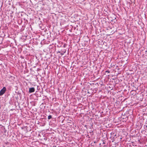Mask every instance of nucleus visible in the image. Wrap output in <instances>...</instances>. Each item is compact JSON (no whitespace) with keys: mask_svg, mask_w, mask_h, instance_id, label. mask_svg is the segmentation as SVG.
Listing matches in <instances>:
<instances>
[{"mask_svg":"<svg viewBox=\"0 0 147 147\" xmlns=\"http://www.w3.org/2000/svg\"><path fill=\"white\" fill-rule=\"evenodd\" d=\"M6 89L5 87H4L0 91V96L3 95L5 92Z\"/></svg>","mask_w":147,"mask_h":147,"instance_id":"obj_1","label":"nucleus"},{"mask_svg":"<svg viewBox=\"0 0 147 147\" xmlns=\"http://www.w3.org/2000/svg\"><path fill=\"white\" fill-rule=\"evenodd\" d=\"M35 91V89L34 87L31 88L29 89V92L30 93L34 92Z\"/></svg>","mask_w":147,"mask_h":147,"instance_id":"obj_2","label":"nucleus"},{"mask_svg":"<svg viewBox=\"0 0 147 147\" xmlns=\"http://www.w3.org/2000/svg\"><path fill=\"white\" fill-rule=\"evenodd\" d=\"M118 146L117 144H113V146H112V147H118Z\"/></svg>","mask_w":147,"mask_h":147,"instance_id":"obj_3","label":"nucleus"},{"mask_svg":"<svg viewBox=\"0 0 147 147\" xmlns=\"http://www.w3.org/2000/svg\"><path fill=\"white\" fill-rule=\"evenodd\" d=\"M52 118V116L51 115H49L48 116V119H50Z\"/></svg>","mask_w":147,"mask_h":147,"instance_id":"obj_4","label":"nucleus"},{"mask_svg":"<svg viewBox=\"0 0 147 147\" xmlns=\"http://www.w3.org/2000/svg\"><path fill=\"white\" fill-rule=\"evenodd\" d=\"M109 71H107L106 72V73H109Z\"/></svg>","mask_w":147,"mask_h":147,"instance_id":"obj_5","label":"nucleus"},{"mask_svg":"<svg viewBox=\"0 0 147 147\" xmlns=\"http://www.w3.org/2000/svg\"><path fill=\"white\" fill-rule=\"evenodd\" d=\"M113 135L111 134V138L112 137H113Z\"/></svg>","mask_w":147,"mask_h":147,"instance_id":"obj_6","label":"nucleus"},{"mask_svg":"<svg viewBox=\"0 0 147 147\" xmlns=\"http://www.w3.org/2000/svg\"><path fill=\"white\" fill-rule=\"evenodd\" d=\"M53 147H56V146H53Z\"/></svg>","mask_w":147,"mask_h":147,"instance_id":"obj_7","label":"nucleus"},{"mask_svg":"<svg viewBox=\"0 0 147 147\" xmlns=\"http://www.w3.org/2000/svg\"><path fill=\"white\" fill-rule=\"evenodd\" d=\"M111 21H112V22H113V20H111Z\"/></svg>","mask_w":147,"mask_h":147,"instance_id":"obj_8","label":"nucleus"},{"mask_svg":"<svg viewBox=\"0 0 147 147\" xmlns=\"http://www.w3.org/2000/svg\"><path fill=\"white\" fill-rule=\"evenodd\" d=\"M115 18V19H116V18Z\"/></svg>","mask_w":147,"mask_h":147,"instance_id":"obj_9","label":"nucleus"},{"mask_svg":"<svg viewBox=\"0 0 147 147\" xmlns=\"http://www.w3.org/2000/svg\"><path fill=\"white\" fill-rule=\"evenodd\" d=\"M0 125V126H1V125Z\"/></svg>","mask_w":147,"mask_h":147,"instance_id":"obj_10","label":"nucleus"}]
</instances>
